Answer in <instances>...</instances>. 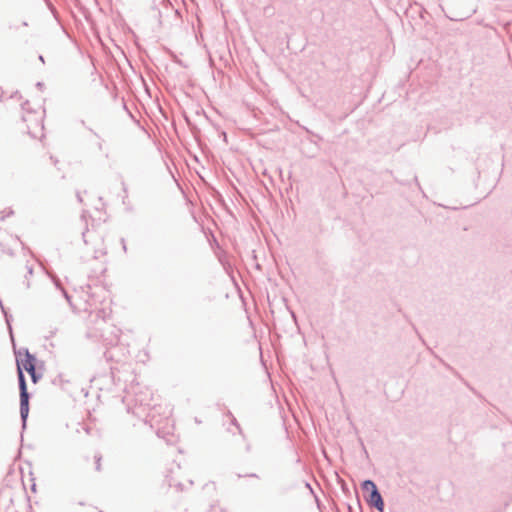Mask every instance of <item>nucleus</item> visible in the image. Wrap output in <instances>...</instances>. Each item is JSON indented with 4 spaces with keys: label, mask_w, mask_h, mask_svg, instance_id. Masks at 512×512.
<instances>
[{
    "label": "nucleus",
    "mask_w": 512,
    "mask_h": 512,
    "mask_svg": "<svg viewBox=\"0 0 512 512\" xmlns=\"http://www.w3.org/2000/svg\"><path fill=\"white\" fill-rule=\"evenodd\" d=\"M86 214H87V211H83L82 214H81V219L86 223Z\"/></svg>",
    "instance_id": "a211bd4d"
},
{
    "label": "nucleus",
    "mask_w": 512,
    "mask_h": 512,
    "mask_svg": "<svg viewBox=\"0 0 512 512\" xmlns=\"http://www.w3.org/2000/svg\"><path fill=\"white\" fill-rule=\"evenodd\" d=\"M121 243H122L123 250L126 251L127 248H126V243H125V239L124 238L121 239Z\"/></svg>",
    "instance_id": "6ab92c4d"
},
{
    "label": "nucleus",
    "mask_w": 512,
    "mask_h": 512,
    "mask_svg": "<svg viewBox=\"0 0 512 512\" xmlns=\"http://www.w3.org/2000/svg\"><path fill=\"white\" fill-rule=\"evenodd\" d=\"M21 107H22V110H23L25 113H27L28 115H33V114H35V113H36L34 110H32V109H31V107H30V103H29V101H28V100H27V101H25L24 103H22Z\"/></svg>",
    "instance_id": "0eeeda50"
},
{
    "label": "nucleus",
    "mask_w": 512,
    "mask_h": 512,
    "mask_svg": "<svg viewBox=\"0 0 512 512\" xmlns=\"http://www.w3.org/2000/svg\"><path fill=\"white\" fill-rule=\"evenodd\" d=\"M88 231V228L86 227L85 230L82 232V238L85 244H87V240L85 238L86 232Z\"/></svg>",
    "instance_id": "dca6fc26"
},
{
    "label": "nucleus",
    "mask_w": 512,
    "mask_h": 512,
    "mask_svg": "<svg viewBox=\"0 0 512 512\" xmlns=\"http://www.w3.org/2000/svg\"><path fill=\"white\" fill-rule=\"evenodd\" d=\"M227 416H228V417H230V418H232L233 414H232L230 411H228V412H227Z\"/></svg>",
    "instance_id": "bb28decb"
},
{
    "label": "nucleus",
    "mask_w": 512,
    "mask_h": 512,
    "mask_svg": "<svg viewBox=\"0 0 512 512\" xmlns=\"http://www.w3.org/2000/svg\"><path fill=\"white\" fill-rule=\"evenodd\" d=\"M112 334H113V337L111 338H106L105 340L108 341V344L111 345V346H114V345H117L118 341H119V330L117 329H114L112 331Z\"/></svg>",
    "instance_id": "423d86ee"
},
{
    "label": "nucleus",
    "mask_w": 512,
    "mask_h": 512,
    "mask_svg": "<svg viewBox=\"0 0 512 512\" xmlns=\"http://www.w3.org/2000/svg\"><path fill=\"white\" fill-rule=\"evenodd\" d=\"M246 476L247 477L258 478V475L256 473H250V474H247Z\"/></svg>",
    "instance_id": "412c9836"
},
{
    "label": "nucleus",
    "mask_w": 512,
    "mask_h": 512,
    "mask_svg": "<svg viewBox=\"0 0 512 512\" xmlns=\"http://www.w3.org/2000/svg\"><path fill=\"white\" fill-rule=\"evenodd\" d=\"M38 59H39L42 63H44V62H45L43 55H39Z\"/></svg>",
    "instance_id": "4be33fe9"
},
{
    "label": "nucleus",
    "mask_w": 512,
    "mask_h": 512,
    "mask_svg": "<svg viewBox=\"0 0 512 512\" xmlns=\"http://www.w3.org/2000/svg\"><path fill=\"white\" fill-rule=\"evenodd\" d=\"M22 25H23V26H28V23H27L26 21H24V22L22 23Z\"/></svg>",
    "instance_id": "cd10ccee"
},
{
    "label": "nucleus",
    "mask_w": 512,
    "mask_h": 512,
    "mask_svg": "<svg viewBox=\"0 0 512 512\" xmlns=\"http://www.w3.org/2000/svg\"><path fill=\"white\" fill-rule=\"evenodd\" d=\"M348 510H349V511H351V510H352L351 505H348Z\"/></svg>",
    "instance_id": "c756f323"
},
{
    "label": "nucleus",
    "mask_w": 512,
    "mask_h": 512,
    "mask_svg": "<svg viewBox=\"0 0 512 512\" xmlns=\"http://www.w3.org/2000/svg\"><path fill=\"white\" fill-rule=\"evenodd\" d=\"M35 126L40 127L41 130L44 128L43 117L41 115L35 119Z\"/></svg>",
    "instance_id": "9d476101"
},
{
    "label": "nucleus",
    "mask_w": 512,
    "mask_h": 512,
    "mask_svg": "<svg viewBox=\"0 0 512 512\" xmlns=\"http://www.w3.org/2000/svg\"><path fill=\"white\" fill-rule=\"evenodd\" d=\"M55 287L61 291V293L63 294L64 298L67 300V302L69 304H71V297L70 295L68 294V292L64 289V287L62 286V283L60 281V279L56 276H52L51 277Z\"/></svg>",
    "instance_id": "39448f33"
},
{
    "label": "nucleus",
    "mask_w": 512,
    "mask_h": 512,
    "mask_svg": "<svg viewBox=\"0 0 512 512\" xmlns=\"http://www.w3.org/2000/svg\"><path fill=\"white\" fill-rule=\"evenodd\" d=\"M231 424L234 425L238 429L240 434H242L241 426H240V424L238 423L237 419L234 416H232V418H231Z\"/></svg>",
    "instance_id": "9b49d317"
},
{
    "label": "nucleus",
    "mask_w": 512,
    "mask_h": 512,
    "mask_svg": "<svg viewBox=\"0 0 512 512\" xmlns=\"http://www.w3.org/2000/svg\"><path fill=\"white\" fill-rule=\"evenodd\" d=\"M290 313H291V316H292L294 319H296V315H295V313H294L293 311H290Z\"/></svg>",
    "instance_id": "a878e982"
},
{
    "label": "nucleus",
    "mask_w": 512,
    "mask_h": 512,
    "mask_svg": "<svg viewBox=\"0 0 512 512\" xmlns=\"http://www.w3.org/2000/svg\"><path fill=\"white\" fill-rule=\"evenodd\" d=\"M361 488L367 492V495L364 496L367 504L379 512H384L385 502L375 482L366 479L361 483Z\"/></svg>",
    "instance_id": "f03ea898"
},
{
    "label": "nucleus",
    "mask_w": 512,
    "mask_h": 512,
    "mask_svg": "<svg viewBox=\"0 0 512 512\" xmlns=\"http://www.w3.org/2000/svg\"><path fill=\"white\" fill-rule=\"evenodd\" d=\"M95 463H96V470L97 471H100L101 470V456L100 455H96L95 456Z\"/></svg>",
    "instance_id": "f8f14e48"
},
{
    "label": "nucleus",
    "mask_w": 512,
    "mask_h": 512,
    "mask_svg": "<svg viewBox=\"0 0 512 512\" xmlns=\"http://www.w3.org/2000/svg\"><path fill=\"white\" fill-rule=\"evenodd\" d=\"M22 120L24 122L27 123V130H28V133L32 136V137H36V135L33 133L32 129V125L29 123L31 121V119L27 116V115H23L22 116Z\"/></svg>",
    "instance_id": "6e6552de"
},
{
    "label": "nucleus",
    "mask_w": 512,
    "mask_h": 512,
    "mask_svg": "<svg viewBox=\"0 0 512 512\" xmlns=\"http://www.w3.org/2000/svg\"><path fill=\"white\" fill-rule=\"evenodd\" d=\"M150 404L148 402H145L143 399L135 398V408L131 409L130 406H128L127 410L128 412H132L134 415L140 417L141 413L144 412L145 407L149 406Z\"/></svg>",
    "instance_id": "20e7f679"
},
{
    "label": "nucleus",
    "mask_w": 512,
    "mask_h": 512,
    "mask_svg": "<svg viewBox=\"0 0 512 512\" xmlns=\"http://www.w3.org/2000/svg\"><path fill=\"white\" fill-rule=\"evenodd\" d=\"M104 356L107 359V361H110V360L113 359V356H112V354H111V352L109 350L104 352Z\"/></svg>",
    "instance_id": "ddd939ff"
},
{
    "label": "nucleus",
    "mask_w": 512,
    "mask_h": 512,
    "mask_svg": "<svg viewBox=\"0 0 512 512\" xmlns=\"http://www.w3.org/2000/svg\"><path fill=\"white\" fill-rule=\"evenodd\" d=\"M50 159L53 161V163H54V164H56V163H57V159H54V157H53V156H50Z\"/></svg>",
    "instance_id": "b1692460"
},
{
    "label": "nucleus",
    "mask_w": 512,
    "mask_h": 512,
    "mask_svg": "<svg viewBox=\"0 0 512 512\" xmlns=\"http://www.w3.org/2000/svg\"><path fill=\"white\" fill-rule=\"evenodd\" d=\"M76 197H77V200H78L80 203H82V202H83V199H82V196H81L80 192H77V193H76Z\"/></svg>",
    "instance_id": "f3484780"
},
{
    "label": "nucleus",
    "mask_w": 512,
    "mask_h": 512,
    "mask_svg": "<svg viewBox=\"0 0 512 512\" xmlns=\"http://www.w3.org/2000/svg\"><path fill=\"white\" fill-rule=\"evenodd\" d=\"M26 269H27V275L31 276L33 274V267L31 265H27Z\"/></svg>",
    "instance_id": "4468645a"
},
{
    "label": "nucleus",
    "mask_w": 512,
    "mask_h": 512,
    "mask_svg": "<svg viewBox=\"0 0 512 512\" xmlns=\"http://www.w3.org/2000/svg\"><path fill=\"white\" fill-rule=\"evenodd\" d=\"M86 288H87V292H88L91 289V286L87 285Z\"/></svg>",
    "instance_id": "c85d7f7f"
},
{
    "label": "nucleus",
    "mask_w": 512,
    "mask_h": 512,
    "mask_svg": "<svg viewBox=\"0 0 512 512\" xmlns=\"http://www.w3.org/2000/svg\"><path fill=\"white\" fill-rule=\"evenodd\" d=\"M89 131L92 132L94 136L99 137V135L93 129L89 128Z\"/></svg>",
    "instance_id": "5701e85b"
},
{
    "label": "nucleus",
    "mask_w": 512,
    "mask_h": 512,
    "mask_svg": "<svg viewBox=\"0 0 512 512\" xmlns=\"http://www.w3.org/2000/svg\"><path fill=\"white\" fill-rule=\"evenodd\" d=\"M36 87H37L39 90H43V88H44V83L39 81V82H37V83H36Z\"/></svg>",
    "instance_id": "2eb2a0df"
},
{
    "label": "nucleus",
    "mask_w": 512,
    "mask_h": 512,
    "mask_svg": "<svg viewBox=\"0 0 512 512\" xmlns=\"http://www.w3.org/2000/svg\"><path fill=\"white\" fill-rule=\"evenodd\" d=\"M99 512H103V511L100 510Z\"/></svg>",
    "instance_id": "7c9ffc66"
},
{
    "label": "nucleus",
    "mask_w": 512,
    "mask_h": 512,
    "mask_svg": "<svg viewBox=\"0 0 512 512\" xmlns=\"http://www.w3.org/2000/svg\"><path fill=\"white\" fill-rule=\"evenodd\" d=\"M16 366H17V378H18V386H19V392H20V418L22 423V428H26V423L29 415V400H30V393L27 389V382L26 377L23 373V369L21 367L20 358L17 357L16 360Z\"/></svg>",
    "instance_id": "f257e3e1"
},
{
    "label": "nucleus",
    "mask_w": 512,
    "mask_h": 512,
    "mask_svg": "<svg viewBox=\"0 0 512 512\" xmlns=\"http://www.w3.org/2000/svg\"><path fill=\"white\" fill-rule=\"evenodd\" d=\"M22 354L25 355L24 359H20L22 369L30 375V373L37 372V357L34 354H31L27 348H21L20 350H15L16 358L20 357Z\"/></svg>",
    "instance_id": "7ed1b4c3"
},
{
    "label": "nucleus",
    "mask_w": 512,
    "mask_h": 512,
    "mask_svg": "<svg viewBox=\"0 0 512 512\" xmlns=\"http://www.w3.org/2000/svg\"><path fill=\"white\" fill-rule=\"evenodd\" d=\"M31 489H32V491L36 490V484L35 483L32 484Z\"/></svg>",
    "instance_id": "393cba45"
},
{
    "label": "nucleus",
    "mask_w": 512,
    "mask_h": 512,
    "mask_svg": "<svg viewBox=\"0 0 512 512\" xmlns=\"http://www.w3.org/2000/svg\"><path fill=\"white\" fill-rule=\"evenodd\" d=\"M43 374L42 372H34V373H30V377H31V381L36 384L38 383V381L42 378Z\"/></svg>",
    "instance_id": "1a4fd4ad"
},
{
    "label": "nucleus",
    "mask_w": 512,
    "mask_h": 512,
    "mask_svg": "<svg viewBox=\"0 0 512 512\" xmlns=\"http://www.w3.org/2000/svg\"><path fill=\"white\" fill-rule=\"evenodd\" d=\"M306 488H308L311 492H313V489L311 487V484L309 482H305Z\"/></svg>",
    "instance_id": "aec40b11"
}]
</instances>
